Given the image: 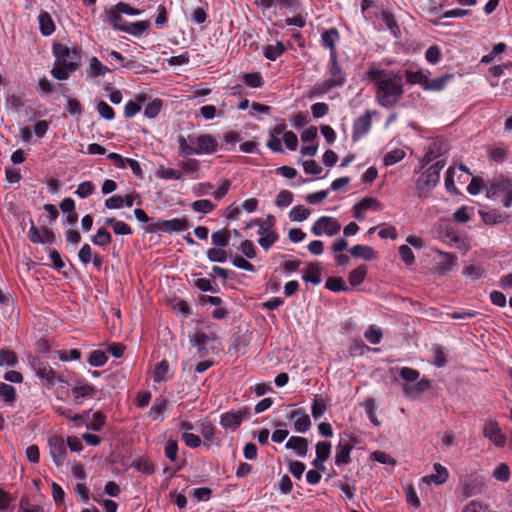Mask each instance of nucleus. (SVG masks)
I'll use <instances>...</instances> for the list:
<instances>
[{"instance_id": "obj_1", "label": "nucleus", "mask_w": 512, "mask_h": 512, "mask_svg": "<svg viewBox=\"0 0 512 512\" xmlns=\"http://www.w3.org/2000/svg\"><path fill=\"white\" fill-rule=\"evenodd\" d=\"M367 78L374 84L375 99L381 107L393 108L402 99L404 83L400 72L371 68Z\"/></svg>"}, {"instance_id": "obj_2", "label": "nucleus", "mask_w": 512, "mask_h": 512, "mask_svg": "<svg viewBox=\"0 0 512 512\" xmlns=\"http://www.w3.org/2000/svg\"><path fill=\"white\" fill-rule=\"evenodd\" d=\"M52 52L55 57L51 75L56 80H67L70 74L81 66L82 51L78 47L70 48L62 43H54Z\"/></svg>"}, {"instance_id": "obj_3", "label": "nucleus", "mask_w": 512, "mask_h": 512, "mask_svg": "<svg viewBox=\"0 0 512 512\" xmlns=\"http://www.w3.org/2000/svg\"><path fill=\"white\" fill-rule=\"evenodd\" d=\"M328 78L317 82L311 89V96H321L329 91L342 87L346 82V73L338 62V56L329 57L327 64Z\"/></svg>"}, {"instance_id": "obj_4", "label": "nucleus", "mask_w": 512, "mask_h": 512, "mask_svg": "<svg viewBox=\"0 0 512 512\" xmlns=\"http://www.w3.org/2000/svg\"><path fill=\"white\" fill-rule=\"evenodd\" d=\"M444 167L445 162L438 160L417 178L415 188L418 198L426 199L430 196L431 191L439 182L440 173Z\"/></svg>"}, {"instance_id": "obj_5", "label": "nucleus", "mask_w": 512, "mask_h": 512, "mask_svg": "<svg viewBox=\"0 0 512 512\" xmlns=\"http://www.w3.org/2000/svg\"><path fill=\"white\" fill-rule=\"evenodd\" d=\"M499 194H505L502 203L506 208L512 205V180L504 175L493 177L486 181V196L493 198Z\"/></svg>"}, {"instance_id": "obj_6", "label": "nucleus", "mask_w": 512, "mask_h": 512, "mask_svg": "<svg viewBox=\"0 0 512 512\" xmlns=\"http://www.w3.org/2000/svg\"><path fill=\"white\" fill-rule=\"evenodd\" d=\"M196 145L197 150H192L188 148L183 141V144H181V156L189 157L192 155L213 154L218 151L219 141L214 135L204 133L197 136Z\"/></svg>"}, {"instance_id": "obj_7", "label": "nucleus", "mask_w": 512, "mask_h": 512, "mask_svg": "<svg viewBox=\"0 0 512 512\" xmlns=\"http://www.w3.org/2000/svg\"><path fill=\"white\" fill-rule=\"evenodd\" d=\"M274 223L275 218L272 215H268L265 220L256 219L253 222V224L259 226L258 234L260 238L258 243L264 250H268L278 240V235L273 230Z\"/></svg>"}, {"instance_id": "obj_8", "label": "nucleus", "mask_w": 512, "mask_h": 512, "mask_svg": "<svg viewBox=\"0 0 512 512\" xmlns=\"http://www.w3.org/2000/svg\"><path fill=\"white\" fill-rule=\"evenodd\" d=\"M376 111L367 110L363 115L356 118L352 127V141L357 142L362 139L371 129L372 117Z\"/></svg>"}, {"instance_id": "obj_9", "label": "nucleus", "mask_w": 512, "mask_h": 512, "mask_svg": "<svg viewBox=\"0 0 512 512\" xmlns=\"http://www.w3.org/2000/svg\"><path fill=\"white\" fill-rule=\"evenodd\" d=\"M340 224L337 220L329 216L320 217L311 227V232L315 236H321L326 234L328 236H334L340 231Z\"/></svg>"}, {"instance_id": "obj_10", "label": "nucleus", "mask_w": 512, "mask_h": 512, "mask_svg": "<svg viewBox=\"0 0 512 512\" xmlns=\"http://www.w3.org/2000/svg\"><path fill=\"white\" fill-rule=\"evenodd\" d=\"M249 417L250 410L247 407L236 412H226L220 417V425L226 430L235 431L241 425L242 421Z\"/></svg>"}, {"instance_id": "obj_11", "label": "nucleus", "mask_w": 512, "mask_h": 512, "mask_svg": "<svg viewBox=\"0 0 512 512\" xmlns=\"http://www.w3.org/2000/svg\"><path fill=\"white\" fill-rule=\"evenodd\" d=\"M49 454L57 467L64 464L67 456L66 444L62 437L53 436L48 440Z\"/></svg>"}, {"instance_id": "obj_12", "label": "nucleus", "mask_w": 512, "mask_h": 512, "mask_svg": "<svg viewBox=\"0 0 512 512\" xmlns=\"http://www.w3.org/2000/svg\"><path fill=\"white\" fill-rule=\"evenodd\" d=\"M483 435L498 447H503L506 443V436L496 420L489 419L484 423Z\"/></svg>"}, {"instance_id": "obj_13", "label": "nucleus", "mask_w": 512, "mask_h": 512, "mask_svg": "<svg viewBox=\"0 0 512 512\" xmlns=\"http://www.w3.org/2000/svg\"><path fill=\"white\" fill-rule=\"evenodd\" d=\"M34 371L39 379L47 386L52 387L57 382H62L61 376L56 375L53 368L45 362H38L34 365Z\"/></svg>"}, {"instance_id": "obj_14", "label": "nucleus", "mask_w": 512, "mask_h": 512, "mask_svg": "<svg viewBox=\"0 0 512 512\" xmlns=\"http://www.w3.org/2000/svg\"><path fill=\"white\" fill-rule=\"evenodd\" d=\"M258 7L262 11H267L272 7H279L280 9H287L296 12L302 8L300 0H255Z\"/></svg>"}, {"instance_id": "obj_15", "label": "nucleus", "mask_w": 512, "mask_h": 512, "mask_svg": "<svg viewBox=\"0 0 512 512\" xmlns=\"http://www.w3.org/2000/svg\"><path fill=\"white\" fill-rule=\"evenodd\" d=\"M153 228L161 232H181L188 228V222L186 219L179 218L160 220L153 225Z\"/></svg>"}, {"instance_id": "obj_16", "label": "nucleus", "mask_w": 512, "mask_h": 512, "mask_svg": "<svg viewBox=\"0 0 512 512\" xmlns=\"http://www.w3.org/2000/svg\"><path fill=\"white\" fill-rule=\"evenodd\" d=\"M354 445L346 439H340L336 446L335 454V465L338 467L345 466L350 463V453L353 450Z\"/></svg>"}, {"instance_id": "obj_17", "label": "nucleus", "mask_w": 512, "mask_h": 512, "mask_svg": "<svg viewBox=\"0 0 512 512\" xmlns=\"http://www.w3.org/2000/svg\"><path fill=\"white\" fill-rule=\"evenodd\" d=\"M288 419H295L294 429L298 433H305L311 427V420L306 411L302 408L292 410L288 416Z\"/></svg>"}, {"instance_id": "obj_18", "label": "nucleus", "mask_w": 512, "mask_h": 512, "mask_svg": "<svg viewBox=\"0 0 512 512\" xmlns=\"http://www.w3.org/2000/svg\"><path fill=\"white\" fill-rule=\"evenodd\" d=\"M340 40V34L336 28H330L325 30L321 34V45L322 47L329 49L330 55L329 57L338 56L336 50V44Z\"/></svg>"}, {"instance_id": "obj_19", "label": "nucleus", "mask_w": 512, "mask_h": 512, "mask_svg": "<svg viewBox=\"0 0 512 512\" xmlns=\"http://www.w3.org/2000/svg\"><path fill=\"white\" fill-rule=\"evenodd\" d=\"M437 253L442 259V261L438 263L436 267L437 273L439 275H445L450 272L456 265L457 257L452 253L442 252L440 250H437Z\"/></svg>"}, {"instance_id": "obj_20", "label": "nucleus", "mask_w": 512, "mask_h": 512, "mask_svg": "<svg viewBox=\"0 0 512 512\" xmlns=\"http://www.w3.org/2000/svg\"><path fill=\"white\" fill-rule=\"evenodd\" d=\"M285 447L293 450L299 457H305L308 451V440L303 437L292 436L286 442Z\"/></svg>"}, {"instance_id": "obj_21", "label": "nucleus", "mask_w": 512, "mask_h": 512, "mask_svg": "<svg viewBox=\"0 0 512 512\" xmlns=\"http://www.w3.org/2000/svg\"><path fill=\"white\" fill-rule=\"evenodd\" d=\"M96 393V388L93 385L83 383L78 384L72 388V395L76 403H81V399L93 397Z\"/></svg>"}, {"instance_id": "obj_22", "label": "nucleus", "mask_w": 512, "mask_h": 512, "mask_svg": "<svg viewBox=\"0 0 512 512\" xmlns=\"http://www.w3.org/2000/svg\"><path fill=\"white\" fill-rule=\"evenodd\" d=\"M178 166L181 167L183 174L191 176L193 179L199 178V171L201 163L196 158H189L185 161H180Z\"/></svg>"}, {"instance_id": "obj_23", "label": "nucleus", "mask_w": 512, "mask_h": 512, "mask_svg": "<svg viewBox=\"0 0 512 512\" xmlns=\"http://www.w3.org/2000/svg\"><path fill=\"white\" fill-rule=\"evenodd\" d=\"M448 478L447 469L439 463L434 464V473L425 476L423 480L426 483H435L436 485L443 484Z\"/></svg>"}, {"instance_id": "obj_24", "label": "nucleus", "mask_w": 512, "mask_h": 512, "mask_svg": "<svg viewBox=\"0 0 512 512\" xmlns=\"http://www.w3.org/2000/svg\"><path fill=\"white\" fill-rule=\"evenodd\" d=\"M39 29L42 35L49 36L55 31V24L46 11H41L38 16Z\"/></svg>"}, {"instance_id": "obj_25", "label": "nucleus", "mask_w": 512, "mask_h": 512, "mask_svg": "<svg viewBox=\"0 0 512 512\" xmlns=\"http://www.w3.org/2000/svg\"><path fill=\"white\" fill-rule=\"evenodd\" d=\"M415 382L416 383L413 385H404L403 391L407 396L415 397L430 388V381L427 379H421Z\"/></svg>"}, {"instance_id": "obj_26", "label": "nucleus", "mask_w": 512, "mask_h": 512, "mask_svg": "<svg viewBox=\"0 0 512 512\" xmlns=\"http://www.w3.org/2000/svg\"><path fill=\"white\" fill-rule=\"evenodd\" d=\"M350 253L355 258H361L366 261L374 260L376 255L372 247L366 245H355L350 249Z\"/></svg>"}, {"instance_id": "obj_27", "label": "nucleus", "mask_w": 512, "mask_h": 512, "mask_svg": "<svg viewBox=\"0 0 512 512\" xmlns=\"http://www.w3.org/2000/svg\"><path fill=\"white\" fill-rule=\"evenodd\" d=\"M307 283L318 285L321 283V269L317 264L310 263L302 276Z\"/></svg>"}, {"instance_id": "obj_28", "label": "nucleus", "mask_w": 512, "mask_h": 512, "mask_svg": "<svg viewBox=\"0 0 512 512\" xmlns=\"http://www.w3.org/2000/svg\"><path fill=\"white\" fill-rule=\"evenodd\" d=\"M381 19L384 22L386 28L390 31V33L395 37L399 38L401 35L400 27L395 20V17L390 12L383 10L381 12Z\"/></svg>"}, {"instance_id": "obj_29", "label": "nucleus", "mask_w": 512, "mask_h": 512, "mask_svg": "<svg viewBox=\"0 0 512 512\" xmlns=\"http://www.w3.org/2000/svg\"><path fill=\"white\" fill-rule=\"evenodd\" d=\"M286 48L281 41H277L275 45H267L263 49V55L266 59L270 61H275L279 58L284 52Z\"/></svg>"}, {"instance_id": "obj_30", "label": "nucleus", "mask_w": 512, "mask_h": 512, "mask_svg": "<svg viewBox=\"0 0 512 512\" xmlns=\"http://www.w3.org/2000/svg\"><path fill=\"white\" fill-rule=\"evenodd\" d=\"M453 77V74H445L435 79L428 78L425 90L441 91Z\"/></svg>"}, {"instance_id": "obj_31", "label": "nucleus", "mask_w": 512, "mask_h": 512, "mask_svg": "<svg viewBox=\"0 0 512 512\" xmlns=\"http://www.w3.org/2000/svg\"><path fill=\"white\" fill-rule=\"evenodd\" d=\"M108 72H110V69L103 65L97 57L91 58L89 68L87 70L89 77L104 76Z\"/></svg>"}, {"instance_id": "obj_32", "label": "nucleus", "mask_w": 512, "mask_h": 512, "mask_svg": "<svg viewBox=\"0 0 512 512\" xmlns=\"http://www.w3.org/2000/svg\"><path fill=\"white\" fill-rule=\"evenodd\" d=\"M106 15L114 29L125 32L128 23L120 16L116 9L107 10Z\"/></svg>"}, {"instance_id": "obj_33", "label": "nucleus", "mask_w": 512, "mask_h": 512, "mask_svg": "<svg viewBox=\"0 0 512 512\" xmlns=\"http://www.w3.org/2000/svg\"><path fill=\"white\" fill-rule=\"evenodd\" d=\"M156 177L164 180H180L183 177L181 170L160 166L156 171Z\"/></svg>"}, {"instance_id": "obj_34", "label": "nucleus", "mask_w": 512, "mask_h": 512, "mask_svg": "<svg viewBox=\"0 0 512 512\" xmlns=\"http://www.w3.org/2000/svg\"><path fill=\"white\" fill-rule=\"evenodd\" d=\"M482 220L487 225H495L502 223L504 219L508 218L509 215L506 213H501L498 210H491L488 212L481 213Z\"/></svg>"}, {"instance_id": "obj_35", "label": "nucleus", "mask_w": 512, "mask_h": 512, "mask_svg": "<svg viewBox=\"0 0 512 512\" xmlns=\"http://www.w3.org/2000/svg\"><path fill=\"white\" fill-rule=\"evenodd\" d=\"M367 274V266L360 265L352 270L348 275V280L351 286L356 287L363 283Z\"/></svg>"}, {"instance_id": "obj_36", "label": "nucleus", "mask_w": 512, "mask_h": 512, "mask_svg": "<svg viewBox=\"0 0 512 512\" xmlns=\"http://www.w3.org/2000/svg\"><path fill=\"white\" fill-rule=\"evenodd\" d=\"M106 422V416L100 412L97 411L92 415V418L85 423V426L88 430L92 431H100Z\"/></svg>"}, {"instance_id": "obj_37", "label": "nucleus", "mask_w": 512, "mask_h": 512, "mask_svg": "<svg viewBox=\"0 0 512 512\" xmlns=\"http://www.w3.org/2000/svg\"><path fill=\"white\" fill-rule=\"evenodd\" d=\"M94 245L105 247L112 241L111 234L104 228L101 227L97 230V233L91 238Z\"/></svg>"}, {"instance_id": "obj_38", "label": "nucleus", "mask_w": 512, "mask_h": 512, "mask_svg": "<svg viewBox=\"0 0 512 512\" xmlns=\"http://www.w3.org/2000/svg\"><path fill=\"white\" fill-rule=\"evenodd\" d=\"M163 103L162 100L159 98H155L152 101H150L145 109H144V116L149 119H154L158 116L162 109Z\"/></svg>"}, {"instance_id": "obj_39", "label": "nucleus", "mask_w": 512, "mask_h": 512, "mask_svg": "<svg viewBox=\"0 0 512 512\" xmlns=\"http://www.w3.org/2000/svg\"><path fill=\"white\" fill-rule=\"evenodd\" d=\"M211 241L214 246L224 248L229 245L230 234L227 230H218L211 235Z\"/></svg>"}, {"instance_id": "obj_40", "label": "nucleus", "mask_w": 512, "mask_h": 512, "mask_svg": "<svg viewBox=\"0 0 512 512\" xmlns=\"http://www.w3.org/2000/svg\"><path fill=\"white\" fill-rule=\"evenodd\" d=\"M407 82L410 84H419L425 89L428 77L422 71H405Z\"/></svg>"}, {"instance_id": "obj_41", "label": "nucleus", "mask_w": 512, "mask_h": 512, "mask_svg": "<svg viewBox=\"0 0 512 512\" xmlns=\"http://www.w3.org/2000/svg\"><path fill=\"white\" fill-rule=\"evenodd\" d=\"M150 24L148 21H138L135 23H128L127 29L125 32L131 34L133 36H141L143 35L149 28Z\"/></svg>"}, {"instance_id": "obj_42", "label": "nucleus", "mask_w": 512, "mask_h": 512, "mask_svg": "<svg viewBox=\"0 0 512 512\" xmlns=\"http://www.w3.org/2000/svg\"><path fill=\"white\" fill-rule=\"evenodd\" d=\"M191 208L194 212L208 214L215 209V204L208 199H201L194 201Z\"/></svg>"}, {"instance_id": "obj_43", "label": "nucleus", "mask_w": 512, "mask_h": 512, "mask_svg": "<svg viewBox=\"0 0 512 512\" xmlns=\"http://www.w3.org/2000/svg\"><path fill=\"white\" fill-rule=\"evenodd\" d=\"M310 210L302 205L294 206L289 212L291 221L301 222L308 218Z\"/></svg>"}, {"instance_id": "obj_44", "label": "nucleus", "mask_w": 512, "mask_h": 512, "mask_svg": "<svg viewBox=\"0 0 512 512\" xmlns=\"http://www.w3.org/2000/svg\"><path fill=\"white\" fill-rule=\"evenodd\" d=\"M327 409V403L326 401L316 396L313 400L312 406H311V413L314 419H319L324 415Z\"/></svg>"}, {"instance_id": "obj_45", "label": "nucleus", "mask_w": 512, "mask_h": 512, "mask_svg": "<svg viewBox=\"0 0 512 512\" xmlns=\"http://www.w3.org/2000/svg\"><path fill=\"white\" fill-rule=\"evenodd\" d=\"M357 208L364 212L367 210L379 211L382 209V204L374 197H365L357 203Z\"/></svg>"}, {"instance_id": "obj_46", "label": "nucleus", "mask_w": 512, "mask_h": 512, "mask_svg": "<svg viewBox=\"0 0 512 512\" xmlns=\"http://www.w3.org/2000/svg\"><path fill=\"white\" fill-rule=\"evenodd\" d=\"M108 360L106 353L102 350H93L88 357V363L93 367H101Z\"/></svg>"}, {"instance_id": "obj_47", "label": "nucleus", "mask_w": 512, "mask_h": 512, "mask_svg": "<svg viewBox=\"0 0 512 512\" xmlns=\"http://www.w3.org/2000/svg\"><path fill=\"white\" fill-rule=\"evenodd\" d=\"M404 157H405L404 150L396 148V149L389 151L384 156L383 162H384V165H386V166H392V165L400 162L401 160H403Z\"/></svg>"}, {"instance_id": "obj_48", "label": "nucleus", "mask_w": 512, "mask_h": 512, "mask_svg": "<svg viewBox=\"0 0 512 512\" xmlns=\"http://www.w3.org/2000/svg\"><path fill=\"white\" fill-rule=\"evenodd\" d=\"M325 287L333 292L348 291L349 288L340 277H329L326 280Z\"/></svg>"}, {"instance_id": "obj_49", "label": "nucleus", "mask_w": 512, "mask_h": 512, "mask_svg": "<svg viewBox=\"0 0 512 512\" xmlns=\"http://www.w3.org/2000/svg\"><path fill=\"white\" fill-rule=\"evenodd\" d=\"M0 398L6 403H13L16 399V390L12 385L0 383Z\"/></svg>"}, {"instance_id": "obj_50", "label": "nucleus", "mask_w": 512, "mask_h": 512, "mask_svg": "<svg viewBox=\"0 0 512 512\" xmlns=\"http://www.w3.org/2000/svg\"><path fill=\"white\" fill-rule=\"evenodd\" d=\"M169 363L166 360H162L156 365L154 371V381L162 382L168 379Z\"/></svg>"}, {"instance_id": "obj_51", "label": "nucleus", "mask_w": 512, "mask_h": 512, "mask_svg": "<svg viewBox=\"0 0 512 512\" xmlns=\"http://www.w3.org/2000/svg\"><path fill=\"white\" fill-rule=\"evenodd\" d=\"M244 83L252 88H260L263 84V78L259 72L245 73L243 75Z\"/></svg>"}, {"instance_id": "obj_52", "label": "nucleus", "mask_w": 512, "mask_h": 512, "mask_svg": "<svg viewBox=\"0 0 512 512\" xmlns=\"http://www.w3.org/2000/svg\"><path fill=\"white\" fill-rule=\"evenodd\" d=\"M510 474V468L506 463L498 464L493 471L494 478L500 482H507Z\"/></svg>"}, {"instance_id": "obj_53", "label": "nucleus", "mask_w": 512, "mask_h": 512, "mask_svg": "<svg viewBox=\"0 0 512 512\" xmlns=\"http://www.w3.org/2000/svg\"><path fill=\"white\" fill-rule=\"evenodd\" d=\"M95 191V185L91 181L80 183L74 192L79 198L85 199L92 195Z\"/></svg>"}, {"instance_id": "obj_54", "label": "nucleus", "mask_w": 512, "mask_h": 512, "mask_svg": "<svg viewBox=\"0 0 512 512\" xmlns=\"http://www.w3.org/2000/svg\"><path fill=\"white\" fill-rule=\"evenodd\" d=\"M432 353H433V364L438 367H444L447 363L446 361V354L443 351L442 347L440 345H434L432 347Z\"/></svg>"}, {"instance_id": "obj_55", "label": "nucleus", "mask_w": 512, "mask_h": 512, "mask_svg": "<svg viewBox=\"0 0 512 512\" xmlns=\"http://www.w3.org/2000/svg\"><path fill=\"white\" fill-rule=\"evenodd\" d=\"M17 362V356L14 352L7 349L0 350V366L7 365L13 367Z\"/></svg>"}, {"instance_id": "obj_56", "label": "nucleus", "mask_w": 512, "mask_h": 512, "mask_svg": "<svg viewBox=\"0 0 512 512\" xmlns=\"http://www.w3.org/2000/svg\"><path fill=\"white\" fill-rule=\"evenodd\" d=\"M364 336L371 344H378L382 338V331L379 327L371 325L365 332Z\"/></svg>"}, {"instance_id": "obj_57", "label": "nucleus", "mask_w": 512, "mask_h": 512, "mask_svg": "<svg viewBox=\"0 0 512 512\" xmlns=\"http://www.w3.org/2000/svg\"><path fill=\"white\" fill-rule=\"evenodd\" d=\"M293 202V193L289 190H281L275 199V204L278 207H287Z\"/></svg>"}, {"instance_id": "obj_58", "label": "nucleus", "mask_w": 512, "mask_h": 512, "mask_svg": "<svg viewBox=\"0 0 512 512\" xmlns=\"http://www.w3.org/2000/svg\"><path fill=\"white\" fill-rule=\"evenodd\" d=\"M227 252L223 249L211 248L207 250V258L211 262L223 263L227 260Z\"/></svg>"}, {"instance_id": "obj_59", "label": "nucleus", "mask_w": 512, "mask_h": 512, "mask_svg": "<svg viewBox=\"0 0 512 512\" xmlns=\"http://www.w3.org/2000/svg\"><path fill=\"white\" fill-rule=\"evenodd\" d=\"M371 459L376 462H379L381 464H386V465H395L396 464V460L391 455H389L388 453H386L384 451H379V450L374 451L371 454Z\"/></svg>"}, {"instance_id": "obj_60", "label": "nucleus", "mask_w": 512, "mask_h": 512, "mask_svg": "<svg viewBox=\"0 0 512 512\" xmlns=\"http://www.w3.org/2000/svg\"><path fill=\"white\" fill-rule=\"evenodd\" d=\"M97 112L99 115L106 119V120H112L115 117V112L111 106H109L105 101H99L97 103Z\"/></svg>"}, {"instance_id": "obj_61", "label": "nucleus", "mask_w": 512, "mask_h": 512, "mask_svg": "<svg viewBox=\"0 0 512 512\" xmlns=\"http://www.w3.org/2000/svg\"><path fill=\"white\" fill-rule=\"evenodd\" d=\"M484 273V268L478 265H469L465 267L463 270V274L472 280L480 279L484 275Z\"/></svg>"}, {"instance_id": "obj_62", "label": "nucleus", "mask_w": 512, "mask_h": 512, "mask_svg": "<svg viewBox=\"0 0 512 512\" xmlns=\"http://www.w3.org/2000/svg\"><path fill=\"white\" fill-rule=\"evenodd\" d=\"M482 189L486 190V181H484L480 177H473L471 182L469 183L467 187V191L471 195H477L481 192Z\"/></svg>"}, {"instance_id": "obj_63", "label": "nucleus", "mask_w": 512, "mask_h": 512, "mask_svg": "<svg viewBox=\"0 0 512 512\" xmlns=\"http://www.w3.org/2000/svg\"><path fill=\"white\" fill-rule=\"evenodd\" d=\"M331 452V443L328 441H320L316 444V456L326 461Z\"/></svg>"}, {"instance_id": "obj_64", "label": "nucleus", "mask_w": 512, "mask_h": 512, "mask_svg": "<svg viewBox=\"0 0 512 512\" xmlns=\"http://www.w3.org/2000/svg\"><path fill=\"white\" fill-rule=\"evenodd\" d=\"M398 252H399V255H400L402 261L406 265L410 266V265L414 264L415 257H414V254H413L411 248L408 245H401L398 248Z\"/></svg>"}]
</instances>
